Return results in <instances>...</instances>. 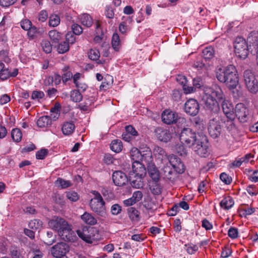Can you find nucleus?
Segmentation results:
<instances>
[{
	"label": "nucleus",
	"instance_id": "f257e3e1",
	"mask_svg": "<svg viewBox=\"0 0 258 258\" xmlns=\"http://www.w3.org/2000/svg\"><path fill=\"white\" fill-rule=\"evenodd\" d=\"M49 226L57 232L59 236L64 241L73 242L76 239L72 226L63 218L60 217H54L48 222Z\"/></svg>",
	"mask_w": 258,
	"mask_h": 258
},
{
	"label": "nucleus",
	"instance_id": "f03ea898",
	"mask_svg": "<svg viewBox=\"0 0 258 258\" xmlns=\"http://www.w3.org/2000/svg\"><path fill=\"white\" fill-rule=\"evenodd\" d=\"M237 70L233 65H229L224 68H220L216 72L218 80L225 83L229 89H234L239 83Z\"/></svg>",
	"mask_w": 258,
	"mask_h": 258
},
{
	"label": "nucleus",
	"instance_id": "7ed1b4c3",
	"mask_svg": "<svg viewBox=\"0 0 258 258\" xmlns=\"http://www.w3.org/2000/svg\"><path fill=\"white\" fill-rule=\"evenodd\" d=\"M92 193L94 195V197L90 200L89 203L91 210L98 215L104 217L106 215L104 201L99 192L94 190Z\"/></svg>",
	"mask_w": 258,
	"mask_h": 258
},
{
	"label": "nucleus",
	"instance_id": "20e7f679",
	"mask_svg": "<svg viewBox=\"0 0 258 258\" xmlns=\"http://www.w3.org/2000/svg\"><path fill=\"white\" fill-rule=\"evenodd\" d=\"M197 135L195 132L189 127H184L181 130L179 140L181 144L189 148L192 147L195 144H197L199 139V134Z\"/></svg>",
	"mask_w": 258,
	"mask_h": 258
},
{
	"label": "nucleus",
	"instance_id": "39448f33",
	"mask_svg": "<svg viewBox=\"0 0 258 258\" xmlns=\"http://www.w3.org/2000/svg\"><path fill=\"white\" fill-rule=\"evenodd\" d=\"M78 236L83 240L89 243H92L100 238L99 231L95 227H84L77 230Z\"/></svg>",
	"mask_w": 258,
	"mask_h": 258
},
{
	"label": "nucleus",
	"instance_id": "423d86ee",
	"mask_svg": "<svg viewBox=\"0 0 258 258\" xmlns=\"http://www.w3.org/2000/svg\"><path fill=\"white\" fill-rule=\"evenodd\" d=\"M191 148L197 154L201 157H206L209 155L208 139L205 134L201 133L199 134V139L197 144H195Z\"/></svg>",
	"mask_w": 258,
	"mask_h": 258
},
{
	"label": "nucleus",
	"instance_id": "0eeeda50",
	"mask_svg": "<svg viewBox=\"0 0 258 258\" xmlns=\"http://www.w3.org/2000/svg\"><path fill=\"white\" fill-rule=\"evenodd\" d=\"M243 78L248 91L252 93H256L258 91V81L254 74L250 70H245L243 73Z\"/></svg>",
	"mask_w": 258,
	"mask_h": 258
},
{
	"label": "nucleus",
	"instance_id": "6e6552de",
	"mask_svg": "<svg viewBox=\"0 0 258 258\" xmlns=\"http://www.w3.org/2000/svg\"><path fill=\"white\" fill-rule=\"evenodd\" d=\"M234 51L238 57L242 59L246 58L248 54V46L244 39L237 37L234 41Z\"/></svg>",
	"mask_w": 258,
	"mask_h": 258
},
{
	"label": "nucleus",
	"instance_id": "1a4fd4ad",
	"mask_svg": "<svg viewBox=\"0 0 258 258\" xmlns=\"http://www.w3.org/2000/svg\"><path fill=\"white\" fill-rule=\"evenodd\" d=\"M131 156L133 160H138L143 163L149 164L152 160V153L148 148L147 150L140 151L138 149H132Z\"/></svg>",
	"mask_w": 258,
	"mask_h": 258
},
{
	"label": "nucleus",
	"instance_id": "9d476101",
	"mask_svg": "<svg viewBox=\"0 0 258 258\" xmlns=\"http://www.w3.org/2000/svg\"><path fill=\"white\" fill-rule=\"evenodd\" d=\"M208 131L213 138H218L221 133V119L218 115L210 119L208 123Z\"/></svg>",
	"mask_w": 258,
	"mask_h": 258
},
{
	"label": "nucleus",
	"instance_id": "9b49d317",
	"mask_svg": "<svg viewBox=\"0 0 258 258\" xmlns=\"http://www.w3.org/2000/svg\"><path fill=\"white\" fill-rule=\"evenodd\" d=\"M202 101L206 110L215 113H218L219 111L220 107L218 101L210 95L205 93Z\"/></svg>",
	"mask_w": 258,
	"mask_h": 258
},
{
	"label": "nucleus",
	"instance_id": "f8f14e48",
	"mask_svg": "<svg viewBox=\"0 0 258 258\" xmlns=\"http://www.w3.org/2000/svg\"><path fill=\"white\" fill-rule=\"evenodd\" d=\"M70 247L65 242H58L53 246L50 249L52 256L56 258H59L64 256L69 251Z\"/></svg>",
	"mask_w": 258,
	"mask_h": 258
},
{
	"label": "nucleus",
	"instance_id": "ddd939ff",
	"mask_svg": "<svg viewBox=\"0 0 258 258\" xmlns=\"http://www.w3.org/2000/svg\"><path fill=\"white\" fill-rule=\"evenodd\" d=\"M162 120L163 122L167 124H173L179 121V122H185L184 118L178 117L177 114L168 110H165L162 113Z\"/></svg>",
	"mask_w": 258,
	"mask_h": 258
},
{
	"label": "nucleus",
	"instance_id": "4468645a",
	"mask_svg": "<svg viewBox=\"0 0 258 258\" xmlns=\"http://www.w3.org/2000/svg\"><path fill=\"white\" fill-rule=\"evenodd\" d=\"M234 114L242 123L247 122L249 118L248 110L243 103H238L236 105Z\"/></svg>",
	"mask_w": 258,
	"mask_h": 258
},
{
	"label": "nucleus",
	"instance_id": "2eb2a0df",
	"mask_svg": "<svg viewBox=\"0 0 258 258\" xmlns=\"http://www.w3.org/2000/svg\"><path fill=\"white\" fill-rule=\"evenodd\" d=\"M167 159L172 166L174 171L177 173L181 174L184 171V166L181 162L179 158L173 154L170 155L167 157Z\"/></svg>",
	"mask_w": 258,
	"mask_h": 258
},
{
	"label": "nucleus",
	"instance_id": "dca6fc26",
	"mask_svg": "<svg viewBox=\"0 0 258 258\" xmlns=\"http://www.w3.org/2000/svg\"><path fill=\"white\" fill-rule=\"evenodd\" d=\"M199 105L194 99H189L184 104L185 111L191 116L196 115L199 111Z\"/></svg>",
	"mask_w": 258,
	"mask_h": 258
},
{
	"label": "nucleus",
	"instance_id": "f3484780",
	"mask_svg": "<svg viewBox=\"0 0 258 258\" xmlns=\"http://www.w3.org/2000/svg\"><path fill=\"white\" fill-rule=\"evenodd\" d=\"M205 93L213 98L216 97L219 101H222L225 99L222 89L217 85H213L211 88L207 89Z\"/></svg>",
	"mask_w": 258,
	"mask_h": 258
},
{
	"label": "nucleus",
	"instance_id": "a211bd4d",
	"mask_svg": "<svg viewBox=\"0 0 258 258\" xmlns=\"http://www.w3.org/2000/svg\"><path fill=\"white\" fill-rule=\"evenodd\" d=\"M133 160L134 161L132 164L133 171L130 173L140 177H145L146 174V169L144 163L138 160Z\"/></svg>",
	"mask_w": 258,
	"mask_h": 258
},
{
	"label": "nucleus",
	"instance_id": "6ab92c4d",
	"mask_svg": "<svg viewBox=\"0 0 258 258\" xmlns=\"http://www.w3.org/2000/svg\"><path fill=\"white\" fill-rule=\"evenodd\" d=\"M112 177L114 183L119 186L125 185L128 180L126 174L121 171L114 172Z\"/></svg>",
	"mask_w": 258,
	"mask_h": 258
},
{
	"label": "nucleus",
	"instance_id": "aec40b11",
	"mask_svg": "<svg viewBox=\"0 0 258 258\" xmlns=\"http://www.w3.org/2000/svg\"><path fill=\"white\" fill-rule=\"evenodd\" d=\"M177 172L173 171L170 166L165 165L162 169L161 174L166 180L171 182L174 181L177 178Z\"/></svg>",
	"mask_w": 258,
	"mask_h": 258
},
{
	"label": "nucleus",
	"instance_id": "412c9836",
	"mask_svg": "<svg viewBox=\"0 0 258 258\" xmlns=\"http://www.w3.org/2000/svg\"><path fill=\"white\" fill-rule=\"evenodd\" d=\"M156 137L160 141L167 142L171 138V134L169 131L162 127H157L155 131Z\"/></svg>",
	"mask_w": 258,
	"mask_h": 258
},
{
	"label": "nucleus",
	"instance_id": "4be33fe9",
	"mask_svg": "<svg viewBox=\"0 0 258 258\" xmlns=\"http://www.w3.org/2000/svg\"><path fill=\"white\" fill-rule=\"evenodd\" d=\"M222 107L225 115L228 119H235L233 106L225 99L222 101Z\"/></svg>",
	"mask_w": 258,
	"mask_h": 258
},
{
	"label": "nucleus",
	"instance_id": "5701e85b",
	"mask_svg": "<svg viewBox=\"0 0 258 258\" xmlns=\"http://www.w3.org/2000/svg\"><path fill=\"white\" fill-rule=\"evenodd\" d=\"M144 177H140L130 173L128 180L133 187L135 188H141L144 185L143 178Z\"/></svg>",
	"mask_w": 258,
	"mask_h": 258
},
{
	"label": "nucleus",
	"instance_id": "b1692460",
	"mask_svg": "<svg viewBox=\"0 0 258 258\" xmlns=\"http://www.w3.org/2000/svg\"><path fill=\"white\" fill-rule=\"evenodd\" d=\"M176 80L179 84L182 85L185 93H190L195 91V89L194 87H189L186 85L187 80L184 76L178 75L176 76Z\"/></svg>",
	"mask_w": 258,
	"mask_h": 258
},
{
	"label": "nucleus",
	"instance_id": "393cba45",
	"mask_svg": "<svg viewBox=\"0 0 258 258\" xmlns=\"http://www.w3.org/2000/svg\"><path fill=\"white\" fill-rule=\"evenodd\" d=\"M247 41L250 43V46L253 47L256 51V61L258 65V33L251 32L247 37Z\"/></svg>",
	"mask_w": 258,
	"mask_h": 258
},
{
	"label": "nucleus",
	"instance_id": "a878e982",
	"mask_svg": "<svg viewBox=\"0 0 258 258\" xmlns=\"http://www.w3.org/2000/svg\"><path fill=\"white\" fill-rule=\"evenodd\" d=\"M82 221L86 224L94 225L97 223V219L91 213L85 212L81 216Z\"/></svg>",
	"mask_w": 258,
	"mask_h": 258
},
{
	"label": "nucleus",
	"instance_id": "bb28decb",
	"mask_svg": "<svg viewBox=\"0 0 258 258\" xmlns=\"http://www.w3.org/2000/svg\"><path fill=\"white\" fill-rule=\"evenodd\" d=\"M75 129V125L73 122H65L61 127L63 134L65 136H69L72 135Z\"/></svg>",
	"mask_w": 258,
	"mask_h": 258
},
{
	"label": "nucleus",
	"instance_id": "cd10ccee",
	"mask_svg": "<svg viewBox=\"0 0 258 258\" xmlns=\"http://www.w3.org/2000/svg\"><path fill=\"white\" fill-rule=\"evenodd\" d=\"M51 123V118L48 115L40 117L37 121V124L39 127H49Z\"/></svg>",
	"mask_w": 258,
	"mask_h": 258
},
{
	"label": "nucleus",
	"instance_id": "c85d7f7f",
	"mask_svg": "<svg viewBox=\"0 0 258 258\" xmlns=\"http://www.w3.org/2000/svg\"><path fill=\"white\" fill-rule=\"evenodd\" d=\"M150 177L154 182H158L160 179V174L158 169L154 166H150L148 169Z\"/></svg>",
	"mask_w": 258,
	"mask_h": 258
},
{
	"label": "nucleus",
	"instance_id": "c756f323",
	"mask_svg": "<svg viewBox=\"0 0 258 258\" xmlns=\"http://www.w3.org/2000/svg\"><path fill=\"white\" fill-rule=\"evenodd\" d=\"M127 214L131 221L138 222L140 220V212L134 207L127 209Z\"/></svg>",
	"mask_w": 258,
	"mask_h": 258
},
{
	"label": "nucleus",
	"instance_id": "7c9ffc66",
	"mask_svg": "<svg viewBox=\"0 0 258 258\" xmlns=\"http://www.w3.org/2000/svg\"><path fill=\"white\" fill-rule=\"evenodd\" d=\"M29 253L31 255L32 258H42L43 256V254L39 247L34 244H32L30 246Z\"/></svg>",
	"mask_w": 258,
	"mask_h": 258
},
{
	"label": "nucleus",
	"instance_id": "2f4dec72",
	"mask_svg": "<svg viewBox=\"0 0 258 258\" xmlns=\"http://www.w3.org/2000/svg\"><path fill=\"white\" fill-rule=\"evenodd\" d=\"M234 202L231 197H227L224 198L220 202V206L221 208L229 210L234 205Z\"/></svg>",
	"mask_w": 258,
	"mask_h": 258
},
{
	"label": "nucleus",
	"instance_id": "473e14b6",
	"mask_svg": "<svg viewBox=\"0 0 258 258\" xmlns=\"http://www.w3.org/2000/svg\"><path fill=\"white\" fill-rule=\"evenodd\" d=\"M56 241V235L52 231H47L46 235L43 237L44 242L48 245L52 244Z\"/></svg>",
	"mask_w": 258,
	"mask_h": 258
},
{
	"label": "nucleus",
	"instance_id": "72a5a7b5",
	"mask_svg": "<svg viewBox=\"0 0 258 258\" xmlns=\"http://www.w3.org/2000/svg\"><path fill=\"white\" fill-rule=\"evenodd\" d=\"M10 251L12 258H25V252L21 251L17 247L12 246Z\"/></svg>",
	"mask_w": 258,
	"mask_h": 258
},
{
	"label": "nucleus",
	"instance_id": "f704fd0d",
	"mask_svg": "<svg viewBox=\"0 0 258 258\" xmlns=\"http://www.w3.org/2000/svg\"><path fill=\"white\" fill-rule=\"evenodd\" d=\"M122 148V142L119 140H114L110 144V149L115 153L120 152Z\"/></svg>",
	"mask_w": 258,
	"mask_h": 258
},
{
	"label": "nucleus",
	"instance_id": "c9c22d12",
	"mask_svg": "<svg viewBox=\"0 0 258 258\" xmlns=\"http://www.w3.org/2000/svg\"><path fill=\"white\" fill-rule=\"evenodd\" d=\"M121 41L118 34L116 33H114L112 37L111 44L113 49L117 51L118 50L120 46Z\"/></svg>",
	"mask_w": 258,
	"mask_h": 258
},
{
	"label": "nucleus",
	"instance_id": "e433bc0d",
	"mask_svg": "<svg viewBox=\"0 0 258 258\" xmlns=\"http://www.w3.org/2000/svg\"><path fill=\"white\" fill-rule=\"evenodd\" d=\"M81 23L84 25L87 26V27H90L92 24V19L90 15L87 14H84L81 16Z\"/></svg>",
	"mask_w": 258,
	"mask_h": 258
},
{
	"label": "nucleus",
	"instance_id": "4c0bfd02",
	"mask_svg": "<svg viewBox=\"0 0 258 258\" xmlns=\"http://www.w3.org/2000/svg\"><path fill=\"white\" fill-rule=\"evenodd\" d=\"M11 137L16 142L18 143L20 142L22 137V134L21 130L17 128L13 129L11 132Z\"/></svg>",
	"mask_w": 258,
	"mask_h": 258
},
{
	"label": "nucleus",
	"instance_id": "58836bf2",
	"mask_svg": "<svg viewBox=\"0 0 258 258\" xmlns=\"http://www.w3.org/2000/svg\"><path fill=\"white\" fill-rule=\"evenodd\" d=\"M214 49L212 47H208L203 50V55L206 60L210 59L214 57Z\"/></svg>",
	"mask_w": 258,
	"mask_h": 258
},
{
	"label": "nucleus",
	"instance_id": "ea45409f",
	"mask_svg": "<svg viewBox=\"0 0 258 258\" xmlns=\"http://www.w3.org/2000/svg\"><path fill=\"white\" fill-rule=\"evenodd\" d=\"M71 99L75 102H80L83 98V96L79 90H74L71 92Z\"/></svg>",
	"mask_w": 258,
	"mask_h": 258
},
{
	"label": "nucleus",
	"instance_id": "a19ab883",
	"mask_svg": "<svg viewBox=\"0 0 258 258\" xmlns=\"http://www.w3.org/2000/svg\"><path fill=\"white\" fill-rule=\"evenodd\" d=\"M60 23L59 17L55 14L51 15L49 19V25L52 27H56Z\"/></svg>",
	"mask_w": 258,
	"mask_h": 258
},
{
	"label": "nucleus",
	"instance_id": "79ce46f5",
	"mask_svg": "<svg viewBox=\"0 0 258 258\" xmlns=\"http://www.w3.org/2000/svg\"><path fill=\"white\" fill-rule=\"evenodd\" d=\"M55 184L61 188H66L72 185V183L69 180H66L63 179L59 178L56 181Z\"/></svg>",
	"mask_w": 258,
	"mask_h": 258
},
{
	"label": "nucleus",
	"instance_id": "37998d69",
	"mask_svg": "<svg viewBox=\"0 0 258 258\" xmlns=\"http://www.w3.org/2000/svg\"><path fill=\"white\" fill-rule=\"evenodd\" d=\"M150 188L151 192L155 195H159L161 193L162 188L158 182H154L150 186Z\"/></svg>",
	"mask_w": 258,
	"mask_h": 258
},
{
	"label": "nucleus",
	"instance_id": "c03bdc74",
	"mask_svg": "<svg viewBox=\"0 0 258 258\" xmlns=\"http://www.w3.org/2000/svg\"><path fill=\"white\" fill-rule=\"evenodd\" d=\"M194 127L197 132V135L198 134V133L205 134L203 132L206 128L205 124L202 121H200V119H196L194 123Z\"/></svg>",
	"mask_w": 258,
	"mask_h": 258
},
{
	"label": "nucleus",
	"instance_id": "a18cd8bd",
	"mask_svg": "<svg viewBox=\"0 0 258 258\" xmlns=\"http://www.w3.org/2000/svg\"><path fill=\"white\" fill-rule=\"evenodd\" d=\"M96 26L95 31H96V33L97 34V35H96L94 37V40L96 42L99 43L102 40V37L101 36L103 35V33L102 30H101L100 26L98 22L96 23Z\"/></svg>",
	"mask_w": 258,
	"mask_h": 258
},
{
	"label": "nucleus",
	"instance_id": "49530a36",
	"mask_svg": "<svg viewBox=\"0 0 258 258\" xmlns=\"http://www.w3.org/2000/svg\"><path fill=\"white\" fill-rule=\"evenodd\" d=\"M42 225V222L40 220L34 219L31 220L29 223V227L32 230H37L40 228Z\"/></svg>",
	"mask_w": 258,
	"mask_h": 258
},
{
	"label": "nucleus",
	"instance_id": "de8ad7c7",
	"mask_svg": "<svg viewBox=\"0 0 258 258\" xmlns=\"http://www.w3.org/2000/svg\"><path fill=\"white\" fill-rule=\"evenodd\" d=\"M41 46L43 51L46 53H49L51 52L52 45L48 40H43L41 42Z\"/></svg>",
	"mask_w": 258,
	"mask_h": 258
},
{
	"label": "nucleus",
	"instance_id": "09e8293b",
	"mask_svg": "<svg viewBox=\"0 0 258 258\" xmlns=\"http://www.w3.org/2000/svg\"><path fill=\"white\" fill-rule=\"evenodd\" d=\"M69 50V45L67 42L64 41L58 44L57 51L59 53H64Z\"/></svg>",
	"mask_w": 258,
	"mask_h": 258
},
{
	"label": "nucleus",
	"instance_id": "8fccbe9b",
	"mask_svg": "<svg viewBox=\"0 0 258 258\" xmlns=\"http://www.w3.org/2000/svg\"><path fill=\"white\" fill-rule=\"evenodd\" d=\"M89 58L93 60H97L100 57V52L97 49H91L88 52Z\"/></svg>",
	"mask_w": 258,
	"mask_h": 258
},
{
	"label": "nucleus",
	"instance_id": "3c124183",
	"mask_svg": "<svg viewBox=\"0 0 258 258\" xmlns=\"http://www.w3.org/2000/svg\"><path fill=\"white\" fill-rule=\"evenodd\" d=\"M27 31L28 36L32 39L37 37V35L39 33V31L35 26H31Z\"/></svg>",
	"mask_w": 258,
	"mask_h": 258
},
{
	"label": "nucleus",
	"instance_id": "603ef678",
	"mask_svg": "<svg viewBox=\"0 0 258 258\" xmlns=\"http://www.w3.org/2000/svg\"><path fill=\"white\" fill-rule=\"evenodd\" d=\"M67 198L72 202H76L79 199L78 193L74 191H69L66 192Z\"/></svg>",
	"mask_w": 258,
	"mask_h": 258
},
{
	"label": "nucleus",
	"instance_id": "864d4df0",
	"mask_svg": "<svg viewBox=\"0 0 258 258\" xmlns=\"http://www.w3.org/2000/svg\"><path fill=\"white\" fill-rule=\"evenodd\" d=\"M184 247L186 251L189 254H194L198 250V246L191 243L185 244Z\"/></svg>",
	"mask_w": 258,
	"mask_h": 258
},
{
	"label": "nucleus",
	"instance_id": "5fc2aeb1",
	"mask_svg": "<svg viewBox=\"0 0 258 258\" xmlns=\"http://www.w3.org/2000/svg\"><path fill=\"white\" fill-rule=\"evenodd\" d=\"M183 144H177L175 146L176 152L180 156H185L187 154V150Z\"/></svg>",
	"mask_w": 258,
	"mask_h": 258
},
{
	"label": "nucleus",
	"instance_id": "6e6d98bb",
	"mask_svg": "<svg viewBox=\"0 0 258 258\" xmlns=\"http://www.w3.org/2000/svg\"><path fill=\"white\" fill-rule=\"evenodd\" d=\"M49 36L51 40L54 43H57L60 37L58 32L55 30L50 31L49 32Z\"/></svg>",
	"mask_w": 258,
	"mask_h": 258
},
{
	"label": "nucleus",
	"instance_id": "4d7b16f0",
	"mask_svg": "<svg viewBox=\"0 0 258 258\" xmlns=\"http://www.w3.org/2000/svg\"><path fill=\"white\" fill-rule=\"evenodd\" d=\"M75 34L73 32H69L66 35L67 43L68 44H73L76 41Z\"/></svg>",
	"mask_w": 258,
	"mask_h": 258
},
{
	"label": "nucleus",
	"instance_id": "13d9d810",
	"mask_svg": "<svg viewBox=\"0 0 258 258\" xmlns=\"http://www.w3.org/2000/svg\"><path fill=\"white\" fill-rule=\"evenodd\" d=\"M238 229L236 228L231 227L228 231V235L232 239L236 238L238 237Z\"/></svg>",
	"mask_w": 258,
	"mask_h": 258
},
{
	"label": "nucleus",
	"instance_id": "bf43d9fd",
	"mask_svg": "<svg viewBox=\"0 0 258 258\" xmlns=\"http://www.w3.org/2000/svg\"><path fill=\"white\" fill-rule=\"evenodd\" d=\"M10 75L9 69L6 68L5 66L4 68L0 72V79L2 80H6L10 77Z\"/></svg>",
	"mask_w": 258,
	"mask_h": 258
},
{
	"label": "nucleus",
	"instance_id": "052dcab7",
	"mask_svg": "<svg viewBox=\"0 0 258 258\" xmlns=\"http://www.w3.org/2000/svg\"><path fill=\"white\" fill-rule=\"evenodd\" d=\"M48 154V150L46 149H42L37 152L36 157L38 159H43Z\"/></svg>",
	"mask_w": 258,
	"mask_h": 258
},
{
	"label": "nucleus",
	"instance_id": "680f3d73",
	"mask_svg": "<svg viewBox=\"0 0 258 258\" xmlns=\"http://www.w3.org/2000/svg\"><path fill=\"white\" fill-rule=\"evenodd\" d=\"M246 190L252 196H256L258 194V189L255 185H249L247 187Z\"/></svg>",
	"mask_w": 258,
	"mask_h": 258
},
{
	"label": "nucleus",
	"instance_id": "e2e57ef3",
	"mask_svg": "<svg viewBox=\"0 0 258 258\" xmlns=\"http://www.w3.org/2000/svg\"><path fill=\"white\" fill-rule=\"evenodd\" d=\"M121 211V207L117 204L113 205L111 207V212L113 215H117L120 213Z\"/></svg>",
	"mask_w": 258,
	"mask_h": 258
},
{
	"label": "nucleus",
	"instance_id": "0e129e2a",
	"mask_svg": "<svg viewBox=\"0 0 258 258\" xmlns=\"http://www.w3.org/2000/svg\"><path fill=\"white\" fill-rule=\"evenodd\" d=\"M234 119H228L225 121V126L229 131H232L235 128V124L233 122Z\"/></svg>",
	"mask_w": 258,
	"mask_h": 258
},
{
	"label": "nucleus",
	"instance_id": "69168bd1",
	"mask_svg": "<svg viewBox=\"0 0 258 258\" xmlns=\"http://www.w3.org/2000/svg\"><path fill=\"white\" fill-rule=\"evenodd\" d=\"M21 26L25 30H28L32 26L31 22L28 19H24L21 22Z\"/></svg>",
	"mask_w": 258,
	"mask_h": 258
},
{
	"label": "nucleus",
	"instance_id": "338daca9",
	"mask_svg": "<svg viewBox=\"0 0 258 258\" xmlns=\"http://www.w3.org/2000/svg\"><path fill=\"white\" fill-rule=\"evenodd\" d=\"M220 178L226 184H230L232 180L231 177L225 173H222L220 174Z\"/></svg>",
	"mask_w": 258,
	"mask_h": 258
},
{
	"label": "nucleus",
	"instance_id": "774afa93",
	"mask_svg": "<svg viewBox=\"0 0 258 258\" xmlns=\"http://www.w3.org/2000/svg\"><path fill=\"white\" fill-rule=\"evenodd\" d=\"M126 133L132 136H137L138 134L135 128L132 125H128L125 127Z\"/></svg>",
	"mask_w": 258,
	"mask_h": 258
}]
</instances>
